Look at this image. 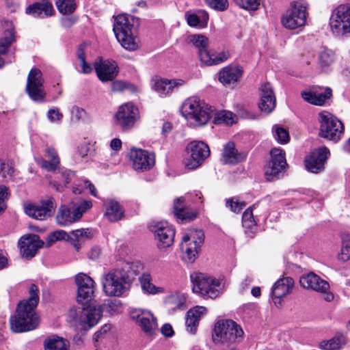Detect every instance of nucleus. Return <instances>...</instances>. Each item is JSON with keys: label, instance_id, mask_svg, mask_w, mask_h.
Segmentation results:
<instances>
[{"label": "nucleus", "instance_id": "nucleus-33", "mask_svg": "<svg viewBox=\"0 0 350 350\" xmlns=\"http://www.w3.org/2000/svg\"><path fill=\"white\" fill-rule=\"evenodd\" d=\"M332 96V90L327 88L324 92H303L301 96L303 99L308 103L314 105H323L325 101Z\"/></svg>", "mask_w": 350, "mask_h": 350}, {"label": "nucleus", "instance_id": "nucleus-11", "mask_svg": "<svg viewBox=\"0 0 350 350\" xmlns=\"http://www.w3.org/2000/svg\"><path fill=\"white\" fill-rule=\"evenodd\" d=\"M308 3L299 0L291 2L289 8L283 14L281 22L284 27L295 29L306 23Z\"/></svg>", "mask_w": 350, "mask_h": 350}, {"label": "nucleus", "instance_id": "nucleus-45", "mask_svg": "<svg viewBox=\"0 0 350 350\" xmlns=\"http://www.w3.org/2000/svg\"><path fill=\"white\" fill-rule=\"evenodd\" d=\"M335 53L328 49H323L319 55V63L323 70L329 67L335 61Z\"/></svg>", "mask_w": 350, "mask_h": 350}, {"label": "nucleus", "instance_id": "nucleus-55", "mask_svg": "<svg viewBox=\"0 0 350 350\" xmlns=\"http://www.w3.org/2000/svg\"><path fill=\"white\" fill-rule=\"evenodd\" d=\"M14 167L9 161H3L0 160V174L4 178H12L14 175Z\"/></svg>", "mask_w": 350, "mask_h": 350}, {"label": "nucleus", "instance_id": "nucleus-14", "mask_svg": "<svg viewBox=\"0 0 350 350\" xmlns=\"http://www.w3.org/2000/svg\"><path fill=\"white\" fill-rule=\"evenodd\" d=\"M139 118L138 109L132 103L120 105L115 114L116 125L124 131L131 130Z\"/></svg>", "mask_w": 350, "mask_h": 350}, {"label": "nucleus", "instance_id": "nucleus-17", "mask_svg": "<svg viewBox=\"0 0 350 350\" xmlns=\"http://www.w3.org/2000/svg\"><path fill=\"white\" fill-rule=\"evenodd\" d=\"M149 228L154 233L159 248L170 247L174 243L175 230L167 221L153 222L149 225Z\"/></svg>", "mask_w": 350, "mask_h": 350}, {"label": "nucleus", "instance_id": "nucleus-16", "mask_svg": "<svg viewBox=\"0 0 350 350\" xmlns=\"http://www.w3.org/2000/svg\"><path fill=\"white\" fill-rule=\"evenodd\" d=\"M190 156L184 159L185 167L189 170H195L209 156L208 146L202 142H192L187 146Z\"/></svg>", "mask_w": 350, "mask_h": 350}, {"label": "nucleus", "instance_id": "nucleus-47", "mask_svg": "<svg viewBox=\"0 0 350 350\" xmlns=\"http://www.w3.org/2000/svg\"><path fill=\"white\" fill-rule=\"evenodd\" d=\"M235 116L229 111H221L216 113L214 122L217 124H232L234 123Z\"/></svg>", "mask_w": 350, "mask_h": 350}, {"label": "nucleus", "instance_id": "nucleus-59", "mask_svg": "<svg viewBox=\"0 0 350 350\" xmlns=\"http://www.w3.org/2000/svg\"><path fill=\"white\" fill-rule=\"evenodd\" d=\"M8 188L4 185L0 186V213L4 211L6 208L5 200L8 198Z\"/></svg>", "mask_w": 350, "mask_h": 350}, {"label": "nucleus", "instance_id": "nucleus-49", "mask_svg": "<svg viewBox=\"0 0 350 350\" xmlns=\"http://www.w3.org/2000/svg\"><path fill=\"white\" fill-rule=\"evenodd\" d=\"M77 57L81 62V72L83 74H89L92 71V68L90 64H88L85 61V53L84 51V46L81 44L79 45L77 53Z\"/></svg>", "mask_w": 350, "mask_h": 350}, {"label": "nucleus", "instance_id": "nucleus-8", "mask_svg": "<svg viewBox=\"0 0 350 350\" xmlns=\"http://www.w3.org/2000/svg\"><path fill=\"white\" fill-rule=\"evenodd\" d=\"M190 278L193 293L211 299L219 295L221 283L218 280L202 273H193Z\"/></svg>", "mask_w": 350, "mask_h": 350}, {"label": "nucleus", "instance_id": "nucleus-48", "mask_svg": "<svg viewBox=\"0 0 350 350\" xmlns=\"http://www.w3.org/2000/svg\"><path fill=\"white\" fill-rule=\"evenodd\" d=\"M56 5L59 12L63 14H70L76 8L75 0H57Z\"/></svg>", "mask_w": 350, "mask_h": 350}, {"label": "nucleus", "instance_id": "nucleus-18", "mask_svg": "<svg viewBox=\"0 0 350 350\" xmlns=\"http://www.w3.org/2000/svg\"><path fill=\"white\" fill-rule=\"evenodd\" d=\"M56 207L54 198L46 196L40 201V204H29L25 207V213L29 217L38 220H44L52 215Z\"/></svg>", "mask_w": 350, "mask_h": 350}, {"label": "nucleus", "instance_id": "nucleus-6", "mask_svg": "<svg viewBox=\"0 0 350 350\" xmlns=\"http://www.w3.org/2000/svg\"><path fill=\"white\" fill-rule=\"evenodd\" d=\"M244 332L242 327L232 319H220L214 327L213 342L222 344H234L242 340Z\"/></svg>", "mask_w": 350, "mask_h": 350}, {"label": "nucleus", "instance_id": "nucleus-5", "mask_svg": "<svg viewBox=\"0 0 350 350\" xmlns=\"http://www.w3.org/2000/svg\"><path fill=\"white\" fill-rule=\"evenodd\" d=\"M103 314L102 306H90L87 308L72 307L68 314V321L73 326L89 329L96 325Z\"/></svg>", "mask_w": 350, "mask_h": 350}, {"label": "nucleus", "instance_id": "nucleus-51", "mask_svg": "<svg viewBox=\"0 0 350 350\" xmlns=\"http://www.w3.org/2000/svg\"><path fill=\"white\" fill-rule=\"evenodd\" d=\"M185 303V297L183 295H172L167 298V304L171 306V309H182Z\"/></svg>", "mask_w": 350, "mask_h": 350}, {"label": "nucleus", "instance_id": "nucleus-52", "mask_svg": "<svg viewBox=\"0 0 350 350\" xmlns=\"http://www.w3.org/2000/svg\"><path fill=\"white\" fill-rule=\"evenodd\" d=\"M237 5L247 10H256L260 5V0H234Z\"/></svg>", "mask_w": 350, "mask_h": 350}, {"label": "nucleus", "instance_id": "nucleus-40", "mask_svg": "<svg viewBox=\"0 0 350 350\" xmlns=\"http://www.w3.org/2000/svg\"><path fill=\"white\" fill-rule=\"evenodd\" d=\"M56 220L60 226H66L78 221L79 219L75 217L74 210L71 211L69 208L64 205L59 207L56 215Z\"/></svg>", "mask_w": 350, "mask_h": 350}, {"label": "nucleus", "instance_id": "nucleus-46", "mask_svg": "<svg viewBox=\"0 0 350 350\" xmlns=\"http://www.w3.org/2000/svg\"><path fill=\"white\" fill-rule=\"evenodd\" d=\"M242 224L243 227L247 231L253 232L254 228H256V223L251 207L244 211L242 216Z\"/></svg>", "mask_w": 350, "mask_h": 350}, {"label": "nucleus", "instance_id": "nucleus-61", "mask_svg": "<svg viewBox=\"0 0 350 350\" xmlns=\"http://www.w3.org/2000/svg\"><path fill=\"white\" fill-rule=\"evenodd\" d=\"M47 117L51 122L59 121L63 115L57 109H51L48 111Z\"/></svg>", "mask_w": 350, "mask_h": 350}, {"label": "nucleus", "instance_id": "nucleus-37", "mask_svg": "<svg viewBox=\"0 0 350 350\" xmlns=\"http://www.w3.org/2000/svg\"><path fill=\"white\" fill-rule=\"evenodd\" d=\"M186 18L189 26L204 28L207 26L209 16L206 11L200 10L193 14H187Z\"/></svg>", "mask_w": 350, "mask_h": 350}, {"label": "nucleus", "instance_id": "nucleus-22", "mask_svg": "<svg viewBox=\"0 0 350 350\" xmlns=\"http://www.w3.org/2000/svg\"><path fill=\"white\" fill-rule=\"evenodd\" d=\"M133 167L135 170H148L154 164V156L142 149H131L129 153Z\"/></svg>", "mask_w": 350, "mask_h": 350}, {"label": "nucleus", "instance_id": "nucleus-28", "mask_svg": "<svg viewBox=\"0 0 350 350\" xmlns=\"http://www.w3.org/2000/svg\"><path fill=\"white\" fill-rule=\"evenodd\" d=\"M243 69L237 65H228L219 73V81L224 85L237 83L243 75Z\"/></svg>", "mask_w": 350, "mask_h": 350}, {"label": "nucleus", "instance_id": "nucleus-26", "mask_svg": "<svg viewBox=\"0 0 350 350\" xmlns=\"http://www.w3.org/2000/svg\"><path fill=\"white\" fill-rule=\"evenodd\" d=\"M185 84L183 79H167L155 78L152 80V88L161 96H166Z\"/></svg>", "mask_w": 350, "mask_h": 350}, {"label": "nucleus", "instance_id": "nucleus-31", "mask_svg": "<svg viewBox=\"0 0 350 350\" xmlns=\"http://www.w3.org/2000/svg\"><path fill=\"white\" fill-rule=\"evenodd\" d=\"M247 154L245 152H239L235 148L232 142H228L224 146L222 153L224 162L226 164H236L246 159Z\"/></svg>", "mask_w": 350, "mask_h": 350}, {"label": "nucleus", "instance_id": "nucleus-27", "mask_svg": "<svg viewBox=\"0 0 350 350\" xmlns=\"http://www.w3.org/2000/svg\"><path fill=\"white\" fill-rule=\"evenodd\" d=\"M25 12L34 18H45L52 16L55 10L52 3L49 0H42L40 2H36L29 5L27 7Z\"/></svg>", "mask_w": 350, "mask_h": 350}, {"label": "nucleus", "instance_id": "nucleus-15", "mask_svg": "<svg viewBox=\"0 0 350 350\" xmlns=\"http://www.w3.org/2000/svg\"><path fill=\"white\" fill-rule=\"evenodd\" d=\"M299 283L304 288L323 293V299L327 301L334 299L333 293L329 291V283L313 272L300 277Z\"/></svg>", "mask_w": 350, "mask_h": 350}, {"label": "nucleus", "instance_id": "nucleus-7", "mask_svg": "<svg viewBox=\"0 0 350 350\" xmlns=\"http://www.w3.org/2000/svg\"><path fill=\"white\" fill-rule=\"evenodd\" d=\"M318 120L320 124L319 135L321 137L335 143L341 139L345 127L336 116L323 111L319 114Z\"/></svg>", "mask_w": 350, "mask_h": 350}, {"label": "nucleus", "instance_id": "nucleus-10", "mask_svg": "<svg viewBox=\"0 0 350 350\" xmlns=\"http://www.w3.org/2000/svg\"><path fill=\"white\" fill-rule=\"evenodd\" d=\"M288 167L285 152L273 148L270 150V160L264 167V176L267 181H275L283 177Z\"/></svg>", "mask_w": 350, "mask_h": 350}, {"label": "nucleus", "instance_id": "nucleus-29", "mask_svg": "<svg viewBox=\"0 0 350 350\" xmlns=\"http://www.w3.org/2000/svg\"><path fill=\"white\" fill-rule=\"evenodd\" d=\"M98 79L103 81L113 80L118 74L117 65L114 62L105 61L94 66Z\"/></svg>", "mask_w": 350, "mask_h": 350}, {"label": "nucleus", "instance_id": "nucleus-58", "mask_svg": "<svg viewBox=\"0 0 350 350\" xmlns=\"http://www.w3.org/2000/svg\"><path fill=\"white\" fill-rule=\"evenodd\" d=\"M57 174L59 175L57 178H61L63 180L65 186H66V185L68 184L69 182L75 176V173L70 170L58 172Z\"/></svg>", "mask_w": 350, "mask_h": 350}, {"label": "nucleus", "instance_id": "nucleus-25", "mask_svg": "<svg viewBox=\"0 0 350 350\" xmlns=\"http://www.w3.org/2000/svg\"><path fill=\"white\" fill-rule=\"evenodd\" d=\"M259 109L267 114L271 113L275 107L276 98L273 88L269 83H264L260 88Z\"/></svg>", "mask_w": 350, "mask_h": 350}, {"label": "nucleus", "instance_id": "nucleus-36", "mask_svg": "<svg viewBox=\"0 0 350 350\" xmlns=\"http://www.w3.org/2000/svg\"><path fill=\"white\" fill-rule=\"evenodd\" d=\"M45 152L51 161H46L41 159L38 163L41 167L45 169L49 172H55L59 167V158L58 157L57 151L53 147H47L45 149Z\"/></svg>", "mask_w": 350, "mask_h": 350}, {"label": "nucleus", "instance_id": "nucleus-12", "mask_svg": "<svg viewBox=\"0 0 350 350\" xmlns=\"http://www.w3.org/2000/svg\"><path fill=\"white\" fill-rule=\"evenodd\" d=\"M329 26L337 36L350 34V3L340 5L333 11Z\"/></svg>", "mask_w": 350, "mask_h": 350}, {"label": "nucleus", "instance_id": "nucleus-3", "mask_svg": "<svg viewBox=\"0 0 350 350\" xmlns=\"http://www.w3.org/2000/svg\"><path fill=\"white\" fill-rule=\"evenodd\" d=\"M103 291L107 296L120 297L129 289V276L123 269L113 268L101 277Z\"/></svg>", "mask_w": 350, "mask_h": 350}, {"label": "nucleus", "instance_id": "nucleus-44", "mask_svg": "<svg viewBox=\"0 0 350 350\" xmlns=\"http://www.w3.org/2000/svg\"><path fill=\"white\" fill-rule=\"evenodd\" d=\"M142 289L143 292L148 295H155L163 291V288L157 287L151 282L150 275L144 274L139 279Z\"/></svg>", "mask_w": 350, "mask_h": 350}, {"label": "nucleus", "instance_id": "nucleus-63", "mask_svg": "<svg viewBox=\"0 0 350 350\" xmlns=\"http://www.w3.org/2000/svg\"><path fill=\"white\" fill-rule=\"evenodd\" d=\"M85 114V111L83 109L74 106L71 109L72 118L76 120H79Z\"/></svg>", "mask_w": 350, "mask_h": 350}, {"label": "nucleus", "instance_id": "nucleus-38", "mask_svg": "<svg viewBox=\"0 0 350 350\" xmlns=\"http://www.w3.org/2000/svg\"><path fill=\"white\" fill-rule=\"evenodd\" d=\"M92 237V230L87 229H78L72 230L70 233V240L77 251H79L82 244Z\"/></svg>", "mask_w": 350, "mask_h": 350}, {"label": "nucleus", "instance_id": "nucleus-24", "mask_svg": "<svg viewBox=\"0 0 350 350\" xmlns=\"http://www.w3.org/2000/svg\"><path fill=\"white\" fill-rule=\"evenodd\" d=\"M294 286V280L291 277H284L278 280L271 288V296L274 304H281L282 298L291 293Z\"/></svg>", "mask_w": 350, "mask_h": 350}, {"label": "nucleus", "instance_id": "nucleus-2", "mask_svg": "<svg viewBox=\"0 0 350 350\" xmlns=\"http://www.w3.org/2000/svg\"><path fill=\"white\" fill-rule=\"evenodd\" d=\"M181 112L187 122L193 127L206 124L213 115L211 107L197 96L187 98L182 105Z\"/></svg>", "mask_w": 350, "mask_h": 350}, {"label": "nucleus", "instance_id": "nucleus-56", "mask_svg": "<svg viewBox=\"0 0 350 350\" xmlns=\"http://www.w3.org/2000/svg\"><path fill=\"white\" fill-rule=\"evenodd\" d=\"M226 206L234 213H239L245 206V202L234 201V198L226 199Z\"/></svg>", "mask_w": 350, "mask_h": 350}, {"label": "nucleus", "instance_id": "nucleus-53", "mask_svg": "<svg viewBox=\"0 0 350 350\" xmlns=\"http://www.w3.org/2000/svg\"><path fill=\"white\" fill-rule=\"evenodd\" d=\"M205 3L212 9L224 12L228 8V0H204Z\"/></svg>", "mask_w": 350, "mask_h": 350}, {"label": "nucleus", "instance_id": "nucleus-34", "mask_svg": "<svg viewBox=\"0 0 350 350\" xmlns=\"http://www.w3.org/2000/svg\"><path fill=\"white\" fill-rule=\"evenodd\" d=\"M105 206L106 208L105 215L110 221H118L123 217L124 211L117 201L109 200L105 203Z\"/></svg>", "mask_w": 350, "mask_h": 350}, {"label": "nucleus", "instance_id": "nucleus-35", "mask_svg": "<svg viewBox=\"0 0 350 350\" xmlns=\"http://www.w3.org/2000/svg\"><path fill=\"white\" fill-rule=\"evenodd\" d=\"M230 56V53L228 51L216 52L213 50H208L207 53L202 54L201 62L206 66L217 65L226 61Z\"/></svg>", "mask_w": 350, "mask_h": 350}, {"label": "nucleus", "instance_id": "nucleus-42", "mask_svg": "<svg viewBox=\"0 0 350 350\" xmlns=\"http://www.w3.org/2000/svg\"><path fill=\"white\" fill-rule=\"evenodd\" d=\"M346 343V337L341 333H337L328 340L320 342L319 347L323 350H340Z\"/></svg>", "mask_w": 350, "mask_h": 350}, {"label": "nucleus", "instance_id": "nucleus-43", "mask_svg": "<svg viewBox=\"0 0 350 350\" xmlns=\"http://www.w3.org/2000/svg\"><path fill=\"white\" fill-rule=\"evenodd\" d=\"M63 338L56 335L47 337L44 340L45 350H68V344Z\"/></svg>", "mask_w": 350, "mask_h": 350}, {"label": "nucleus", "instance_id": "nucleus-13", "mask_svg": "<svg viewBox=\"0 0 350 350\" xmlns=\"http://www.w3.org/2000/svg\"><path fill=\"white\" fill-rule=\"evenodd\" d=\"M25 91L29 98L38 103L44 101L46 92L44 89V79L42 72L36 68H33L27 77Z\"/></svg>", "mask_w": 350, "mask_h": 350}, {"label": "nucleus", "instance_id": "nucleus-30", "mask_svg": "<svg viewBox=\"0 0 350 350\" xmlns=\"http://www.w3.org/2000/svg\"><path fill=\"white\" fill-rule=\"evenodd\" d=\"M174 213L175 216L182 221H191L196 217L197 212L192 208H190L185 202L183 197L178 198L174 200Z\"/></svg>", "mask_w": 350, "mask_h": 350}, {"label": "nucleus", "instance_id": "nucleus-54", "mask_svg": "<svg viewBox=\"0 0 350 350\" xmlns=\"http://www.w3.org/2000/svg\"><path fill=\"white\" fill-rule=\"evenodd\" d=\"M92 206V203L90 200L81 201L73 210L75 213V217L79 219L83 214L85 213Z\"/></svg>", "mask_w": 350, "mask_h": 350}, {"label": "nucleus", "instance_id": "nucleus-50", "mask_svg": "<svg viewBox=\"0 0 350 350\" xmlns=\"http://www.w3.org/2000/svg\"><path fill=\"white\" fill-rule=\"evenodd\" d=\"M273 132L275 139L280 144H286L288 142L290 137L288 132L284 128L278 125L273 126Z\"/></svg>", "mask_w": 350, "mask_h": 350}, {"label": "nucleus", "instance_id": "nucleus-39", "mask_svg": "<svg viewBox=\"0 0 350 350\" xmlns=\"http://www.w3.org/2000/svg\"><path fill=\"white\" fill-rule=\"evenodd\" d=\"M189 42L198 50V54L200 61L202 59V54L208 51V39L201 34H193L189 36Z\"/></svg>", "mask_w": 350, "mask_h": 350}, {"label": "nucleus", "instance_id": "nucleus-57", "mask_svg": "<svg viewBox=\"0 0 350 350\" xmlns=\"http://www.w3.org/2000/svg\"><path fill=\"white\" fill-rule=\"evenodd\" d=\"M338 259L346 262L350 258V244L343 243L340 252L338 254Z\"/></svg>", "mask_w": 350, "mask_h": 350}, {"label": "nucleus", "instance_id": "nucleus-21", "mask_svg": "<svg viewBox=\"0 0 350 350\" xmlns=\"http://www.w3.org/2000/svg\"><path fill=\"white\" fill-rule=\"evenodd\" d=\"M18 245L22 256L27 259H31L43 246L44 242L38 235L29 234L23 236L19 239Z\"/></svg>", "mask_w": 350, "mask_h": 350}, {"label": "nucleus", "instance_id": "nucleus-62", "mask_svg": "<svg viewBox=\"0 0 350 350\" xmlns=\"http://www.w3.org/2000/svg\"><path fill=\"white\" fill-rule=\"evenodd\" d=\"M128 87V83L122 81H113L111 84V90L113 92H122L127 89Z\"/></svg>", "mask_w": 350, "mask_h": 350}, {"label": "nucleus", "instance_id": "nucleus-4", "mask_svg": "<svg viewBox=\"0 0 350 350\" xmlns=\"http://www.w3.org/2000/svg\"><path fill=\"white\" fill-rule=\"evenodd\" d=\"M115 36L121 46L128 51H135L140 46L139 38L133 33V17L127 14H120L113 24Z\"/></svg>", "mask_w": 350, "mask_h": 350}, {"label": "nucleus", "instance_id": "nucleus-1", "mask_svg": "<svg viewBox=\"0 0 350 350\" xmlns=\"http://www.w3.org/2000/svg\"><path fill=\"white\" fill-rule=\"evenodd\" d=\"M29 293V299L21 301L17 306L15 315L10 317V328L13 332L31 331L39 325L40 317L36 311L39 302L38 288L32 284Z\"/></svg>", "mask_w": 350, "mask_h": 350}, {"label": "nucleus", "instance_id": "nucleus-20", "mask_svg": "<svg viewBox=\"0 0 350 350\" xmlns=\"http://www.w3.org/2000/svg\"><path fill=\"white\" fill-rule=\"evenodd\" d=\"M329 154V150L325 146L314 150L305 159L306 169L312 173L322 171Z\"/></svg>", "mask_w": 350, "mask_h": 350}, {"label": "nucleus", "instance_id": "nucleus-19", "mask_svg": "<svg viewBox=\"0 0 350 350\" xmlns=\"http://www.w3.org/2000/svg\"><path fill=\"white\" fill-rule=\"evenodd\" d=\"M75 282L77 285V301L85 305L92 299L94 295L95 282L89 275L83 273H79L76 275Z\"/></svg>", "mask_w": 350, "mask_h": 350}, {"label": "nucleus", "instance_id": "nucleus-41", "mask_svg": "<svg viewBox=\"0 0 350 350\" xmlns=\"http://www.w3.org/2000/svg\"><path fill=\"white\" fill-rule=\"evenodd\" d=\"M15 40V31L13 27L6 29L3 33V36L0 39V56L5 55L12 43ZM4 64V61L0 57V68Z\"/></svg>", "mask_w": 350, "mask_h": 350}, {"label": "nucleus", "instance_id": "nucleus-23", "mask_svg": "<svg viewBox=\"0 0 350 350\" xmlns=\"http://www.w3.org/2000/svg\"><path fill=\"white\" fill-rule=\"evenodd\" d=\"M131 317L146 334L151 335L157 328V319L150 312L135 310Z\"/></svg>", "mask_w": 350, "mask_h": 350}, {"label": "nucleus", "instance_id": "nucleus-32", "mask_svg": "<svg viewBox=\"0 0 350 350\" xmlns=\"http://www.w3.org/2000/svg\"><path fill=\"white\" fill-rule=\"evenodd\" d=\"M206 312V308L203 306H196L187 312L185 325L187 329L192 334H195L202 315Z\"/></svg>", "mask_w": 350, "mask_h": 350}, {"label": "nucleus", "instance_id": "nucleus-9", "mask_svg": "<svg viewBox=\"0 0 350 350\" xmlns=\"http://www.w3.org/2000/svg\"><path fill=\"white\" fill-rule=\"evenodd\" d=\"M204 241V234L202 230H193L185 234L180 243L183 259L187 263H193L200 254Z\"/></svg>", "mask_w": 350, "mask_h": 350}, {"label": "nucleus", "instance_id": "nucleus-64", "mask_svg": "<svg viewBox=\"0 0 350 350\" xmlns=\"http://www.w3.org/2000/svg\"><path fill=\"white\" fill-rule=\"evenodd\" d=\"M161 331V333L167 337H172L174 334L172 325L169 323L164 324L162 326Z\"/></svg>", "mask_w": 350, "mask_h": 350}, {"label": "nucleus", "instance_id": "nucleus-60", "mask_svg": "<svg viewBox=\"0 0 350 350\" xmlns=\"http://www.w3.org/2000/svg\"><path fill=\"white\" fill-rule=\"evenodd\" d=\"M70 235L68 234L64 230H57L53 232L51 235V239L53 241H58V240H65L70 239Z\"/></svg>", "mask_w": 350, "mask_h": 350}]
</instances>
